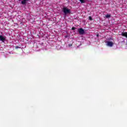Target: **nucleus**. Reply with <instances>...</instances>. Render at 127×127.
<instances>
[{
  "label": "nucleus",
  "instance_id": "nucleus-1",
  "mask_svg": "<svg viewBox=\"0 0 127 127\" xmlns=\"http://www.w3.org/2000/svg\"><path fill=\"white\" fill-rule=\"evenodd\" d=\"M63 11L64 13V14H68V13H71V11L68 8L64 7L63 9Z\"/></svg>",
  "mask_w": 127,
  "mask_h": 127
},
{
  "label": "nucleus",
  "instance_id": "nucleus-2",
  "mask_svg": "<svg viewBox=\"0 0 127 127\" xmlns=\"http://www.w3.org/2000/svg\"><path fill=\"white\" fill-rule=\"evenodd\" d=\"M78 31L80 35H83V34H85V30L82 28L78 29Z\"/></svg>",
  "mask_w": 127,
  "mask_h": 127
},
{
  "label": "nucleus",
  "instance_id": "nucleus-3",
  "mask_svg": "<svg viewBox=\"0 0 127 127\" xmlns=\"http://www.w3.org/2000/svg\"><path fill=\"white\" fill-rule=\"evenodd\" d=\"M106 45L109 47H113V46H114V43L111 41H107L106 42Z\"/></svg>",
  "mask_w": 127,
  "mask_h": 127
},
{
  "label": "nucleus",
  "instance_id": "nucleus-4",
  "mask_svg": "<svg viewBox=\"0 0 127 127\" xmlns=\"http://www.w3.org/2000/svg\"><path fill=\"white\" fill-rule=\"evenodd\" d=\"M29 0H22L21 1V3L23 5H26V1H28Z\"/></svg>",
  "mask_w": 127,
  "mask_h": 127
},
{
  "label": "nucleus",
  "instance_id": "nucleus-5",
  "mask_svg": "<svg viewBox=\"0 0 127 127\" xmlns=\"http://www.w3.org/2000/svg\"><path fill=\"white\" fill-rule=\"evenodd\" d=\"M0 40L1 41H2V42H4V41L5 40V38H4L3 36H0Z\"/></svg>",
  "mask_w": 127,
  "mask_h": 127
},
{
  "label": "nucleus",
  "instance_id": "nucleus-6",
  "mask_svg": "<svg viewBox=\"0 0 127 127\" xmlns=\"http://www.w3.org/2000/svg\"><path fill=\"white\" fill-rule=\"evenodd\" d=\"M79 1L81 3H85L86 2V0H79Z\"/></svg>",
  "mask_w": 127,
  "mask_h": 127
},
{
  "label": "nucleus",
  "instance_id": "nucleus-7",
  "mask_svg": "<svg viewBox=\"0 0 127 127\" xmlns=\"http://www.w3.org/2000/svg\"><path fill=\"white\" fill-rule=\"evenodd\" d=\"M105 17H106V18H110V17H111V15H110V14H107V15L105 16Z\"/></svg>",
  "mask_w": 127,
  "mask_h": 127
},
{
  "label": "nucleus",
  "instance_id": "nucleus-8",
  "mask_svg": "<svg viewBox=\"0 0 127 127\" xmlns=\"http://www.w3.org/2000/svg\"><path fill=\"white\" fill-rule=\"evenodd\" d=\"M89 20H92V17L91 16H89Z\"/></svg>",
  "mask_w": 127,
  "mask_h": 127
},
{
  "label": "nucleus",
  "instance_id": "nucleus-9",
  "mask_svg": "<svg viewBox=\"0 0 127 127\" xmlns=\"http://www.w3.org/2000/svg\"><path fill=\"white\" fill-rule=\"evenodd\" d=\"M72 30H75V29H76V28H75V27H73L72 28H71Z\"/></svg>",
  "mask_w": 127,
  "mask_h": 127
},
{
  "label": "nucleus",
  "instance_id": "nucleus-10",
  "mask_svg": "<svg viewBox=\"0 0 127 127\" xmlns=\"http://www.w3.org/2000/svg\"><path fill=\"white\" fill-rule=\"evenodd\" d=\"M18 48H20V47H18V46H16V47H15V49H17Z\"/></svg>",
  "mask_w": 127,
  "mask_h": 127
},
{
  "label": "nucleus",
  "instance_id": "nucleus-11",
  "mask_svg": "<svg viewBox=\"0 0 127 127\" xmlns=\"http://www.w3.org/2000/svg\"><path fill=\"white\" fill-rule=\"evenodd\" d=\"M68 46H69V47H70V46H72V44H68Z\"/></svg>",
  "mask_w": 127,
  "mask_h": 127
},
{
  "label": "nucleus",
  "instance_id": "nucleus-12",
  "mask_svg": "<svg viewBox=\"0 0 127 127\" xmlns=\"http://www.w3.org/2000/svg\"><path fill=\"white\" fill-rule=\"evenodd\" d=\"M96 36H97V37H99V34H97Z\"/></svg>",
  "mask_w": 127,
  "mask_h": 127
},
{
  "label": "nucleus",
  "instance_id": "nucleus-13",
  "mask_svg": "<svg viewBox=\"0 0 127 127\" xmlns=\"http://www.w3.org/2000/svg\"><path fill=\"white\" fill-rule=\"evenodd\" d=\"M65 38H67L68 37V36H65Z\"/></svg>",
  "mask_w": 127,
  "mask_h": 127
},
{
  "label": "nucleus",
  "instance_id": "nucleus-14",
  "mask_svg": "<svg viewBox=\"0 0 127 127\" xmlns=\"http://www.w3.org/2000/svg\"><path fill=\"white\" fill-rule=\"evenodd\" d=\"M111 40H113V39H112V38H110V40H111Z\"/></svg>",
  "mask_w": 127,
  "mask_h": 127
}]
</instances>
